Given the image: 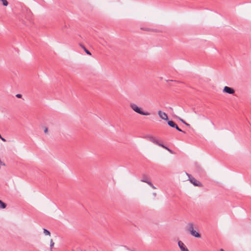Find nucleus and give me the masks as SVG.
I'll return each mask as SVG.
<instances>
[{"label":"nucleus","mask_w":251,"mask_h":251,"mask_svg":"<svg viewBox=\"0 0 251 251\" xmlns=\"http://www.w3.org/2000/svg\"><path fill=\"white\" fill-rule=\"evenodd\" d=\"M149 140L152 142L153 143L157 145H158L159 146H160L162 148H163L164 149L167 150V151H168L170 153H173V151L169 149L168 147L165 146L164 145H163L161 143H160L158 141V140L154 137H153V136H151L150 137H149Z\"/></svg>","instance_id":"2"},{"label":"nucleus","mask_w":251,"mask_h":251,"mask_svg":"<svg viewBox=\"0 0 251 251\" xmlns=\"http://www.w3.org/2000/svg\"><path fill=\"white\" fill-rule=\"evenodd\" d=\"M158 114L160 118H161V119L166 120V121L168 120V115L166 113L162 112L161 110H159L158 111Z\"/></svg>","instance_id":"5"},{"label":"nucleus","mask_w":251,"mask_h":251,"mask_svg":"<svg viewBox=\"0 0 251 251\" xmlns=\"http://www.w3.org/2000/svg\"><path fill=\"white\" fill-rule=\"evenodd\" d=\"M148 184L151 186L153 189H155L156 187L152 184V183L150 181L148 182Z\"/></svg>","instance_id":"17"},{"label":"nucleus","mask_w":251,"mask_h":251,"mask_svg":"<svg viewBox=\"0 0 251 251\" xmlns=\"http://www.w3.org/2000/svg\"><path fill=\"white\" fill-rule=\"evenodd\" d=\"M2 2L4 6H7L8 4V1L6 0H0Z\"/></svg>","instance_id":"15"},{"label":"nucleus","mask_w":251,"mask_h":251,"mask_svg":"<svg viewBox=\"0 0 251 251\" xmlns=\"http://www.w3.org/2000/svg\"><path fill=\"white\" fill-rule=\"evenodd\" d=\"M48 129L47 127H46L44 129V132L45 133H48Z\"/></svg>","instance_id":"21"},{"label":"nucleus","mask_w":251,"mask_h":251,"mask_svg":"<svg viewBox=\"0 0 251 251\" xmlns=\"http://www.w3.org/2000/svg\"><path fill=\"white\" fill-rule=\"evenodd\" d=\"M180 120L185 125H186L187 126H190V125L187 124V123H186L184 120H183L182 119H180Z\"/></svg>","instance_id":"19"},{"label":"nucleus","mask_w":251,"mask_h":251,"mask_svg":"<svg viewBox=\"0 0 251 251\" xmlns=\"http://www.w3.org/2000/svg\"><path fill=\"white\" fill-rule=\"evenodd\" d=\"M174 128H175L176 130H177L179 131L183 132L181 129H180L178 127V126L177 125H176Z\"/></svg>","instance_id":"18"},{"label":"nucleus","mask_w":251,"mask_h":251,"mask_svg":"<svg viewBox=\"0 0 251 251\" xmlns=\"http://www.w3.org/2000/svg\"><path fill=\"white\" fill-rule=\"evenodd\" d=\"M43 232L45 235H49V236L50 235V232L46 229H45V228L43 229Z\"/></svg>","instance_id":"13"},{"label":"nucleus","mask_w":251,"mask_h":251,"mask_svg":"<svg viewBox=\"0 0 251 251\" xmlns=\"http://www.w3.org/2000/svg\"><path fill=\"white\" fill-rule=\"evenodd\" d=\"M81 46L82 47V48L84 49V51H85V52L88 54V55H91V52L88 50H87L82 45H81Z\"/></svg>","instance_id":"14"},{"label":"nucleus","mask_w":251,"mask_h":251,"mask_svg":"<svg viewBox=\"0 0 251 251\" xmlns=\"http://www.w3.org/2000/svg\"><path fill=\"white\" fill-rule=\"evenodd\" d=\"M141 181L144 182H146L147 184H148L149 182H150V181L148 180L147 176L145 175L143 176L142 178L141 179Z\"/></svg>","instance_id":"10"},{"label":"nucleus","mask_w":251,"mask_h":251,"mask_svg":"<svg viewBox=\"0 0 251 251\" xmlns=\"http://www.w3.org/2000/svg\"><path fill=\"white\" fill-rule=\"evenodd\" d=\"M178 246L181 251H189L184 244L181 241L178 242Z\"/></svg>","instance_id":"7"},{"label":"nucleus","mask_w":251,"mask_h":251,"mask_svg":"<svg viewBox=\"0 0 251 251\" xmlns=\"http://www.w3.org/2000/svg\"><path fill=\"white\" fill-rule=\"evenodd\" d=\"M16 97L17 98H22V95L18 94H17L16 95Z\"/></svg>","instance_id":"20"},{"label":"nucleus","mask_w":251,"mask_h":251,"mask_svg":"<svg viewBox=\"0 0 251 251\" xmlns=\"http://www.w3.org/2000/svg\"><path fill=\"white\" fill-rule=\"evenodd\" d=\"M223 92L229 94H233L235 93L234 90L229 87L225 86L223 89Z\"/></svg>","instance_id":"6"},{"label":"nucleus","mask_w":251,"mask_h":251,"mask_svg":"<svg viewBox=\"0 0 251 251\" xmlns=\"http://www.w3.org/2000/svg\"><path fill=\"white\" fill-rule=\"evenodd\" d=\"M0 139L2 141H3V142H5V141H6V140H5L4 138L2 137L1 135H0Z\"/></svg>","instance_id":"22"},{"label":"nucleus","mask_w":251,"mask_h":251,"mask_svg":"<svg viewBox=\"0 0 251 251\" xmlns=\"http://www.w3.org/2000/svg\"><path fill=\"white\" fill-rule=\"evenodd\" d=\"M149 140L152 142L153 143L157 145H158L159 146H160L162 148H163L164 149L167 150V151H168L170 153H173V151L169 149L168 147L165 146L164 145H163L161 143H160L158 141V140L154 137H153V136H151L150 137H149Z\"/></svg>","instance_id":"3"},{"label":"nucleus","mask_w":251,"mask_h":251,"mask_svg":"<svg viewBox=\"0 0 251 251\" xmlns=\"http://www.w3.org/2000/svg\"><path fill=\"white\" fill-rule=\"evenodd\" d=\"M54 245V243L53 240L52 239H51L50 241V248L51 250L53 248Z\"/></svg>","instance_id":"16"},{"label":"nucleus","mask_w":251,"mask_h":251,"mask_svg":"<svg viewBox=\"0 0 251 251\" xmlns=\"http://www.w3.org/2000/svg\"><path fill=\"white\" fill-rule=\"evenodd\" d=\"M187 230L189 231V232H191L194 230V225L192 223H189L186 226Z\"/></svg>","instance_id":"8"},{"label":"nucleus","mask_w":251,"mask_h":251,"mask_svg":"<svg viewBox=\"0 0 251 251\" xmlns=\"http://www.w3.org/2000/svg\"><path fill=\"white\" fill-rule=\"evenodd\" d=\"M153 196H156V194L155 193H154L153 194Z\"/></svg>","instance_id":"23"},{"label":"nucleus","mask_w":251,"mask_h":251,"mask_svg":"<svg viewBox=\"0 0 251 251\" xmlns=\"http://www.w3.org/2000/svg\"><path fill=\"white\" fill-rule=\"evenodd\" d=\"M130 107L135 112L142 115L148 116L150 114L147 112H144L141 110V108L138 106L137 104L134 103H130L129 104Z\"/></svg>","instance_id":"1"},{"label":"nucleus","mask_w":251,"mask_h":251,"mask_svg":"<svg viewBox=\"0 0 251 251\" xmlns=\"http://www.w3.org/2000/svg\"><path fill=\"white\" fill-rule=\"evenodd\" d=\"M220 251H224V250L223 249H221Z\"/></svg>","instance_id":"24"},{"label":"nucleus","mask_w":251,"mask_h":251,"mask_svg":"<svg viewBox=\"0 0 251 251\" xmlns=\"http://www.w3.org/2000/svg\"><path fill=\"white\" fill-rule=\"evenodd\" d=\"M168 124L172 127H175V126L176 125L173 121H169L168 122Z\"/></svg>","instance_id":"11"},{"label":"nucleus","mask_w":251,"mask_h":251,"mask_svg":"<svg viewBox=\"0 0 251 251\" xmlns=\"http://www.w3.org/2000/svg\"><path fill=\"white\" fill-rule=\"evenodd\" d=\"M6 204L1 200H0V208L4 209L6 207Z\"/></svg>","instance_id":"12"},{"label":"nucleus","mask_w":251,"mask_h":251,"mask_svg":"<svg viewBox=\"0 0 251 251\" xmlns=\"http://www.w3.org/2000/svg\"><path fill=\"white\" fill-rule=\"evenodd\" d=\"M190 234L195 237H197V238H200L201 237V235L199 233H198V232L196 231L195 230H193L191 232H190Z\"/></svg>","instance_id":"9"},{"label":"nucleus","mask_w":251,"mask_h":251,"mask_svg":"<svg viewBox=\"0 0 251 251\" xmlns=\"http://www.w3.org/2000/svg\"><path fill=\"white\" fill-rule=\"evenodd\" d=\"M187 176L189 178V181L195 186L202 187V184L195 178L192 176L191 175L186 173Z\"/></svg>","instance_id":"4"}]
</instances>
